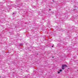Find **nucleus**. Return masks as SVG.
Instances as JSON below:
<instances>
[{
  "instance_id": "obj_1",
  "label": "nucleus",
  "mask_w": 78,
  "mask_h": 78,
  "mask_svg": "<svg viewBox=\"0 0 78 78\" xmlns=\"http://www.w3.org/2000/svg\"><path fill=\"white\" fill-rule=\"evenodd\" d=\"M62 69H63V70H64L65 69V68H64V66H63V65H62Z\"/></svg>"
},
{
  "instance_id": "obj_2",
  "label": "nucleus",
  "mask_w": 78,
  "mask_h": 78,
  "mask_svg": "<svg viewBox=\"0 0 78 78\" xmlns=\"http://www.w3.org/2000/svg\"><path fill=\"white\" fill-rule=\"evenodd\" d=\"M63 67H67V65H63Z\"/></svg>"
},
{
  "instance_id": "obj_3",
  "label": "nucleus",
  "mask_w": 78,
  "mask_h": 78,
  "mask_svg": "<svg viewBox=\"0 0 78 78\" xmlns=\"http://www.w3.org/2000/svg\"><path fill=\"white\" fill-rule=\"evenodd\" d=\"M62 69H60V70H59V72H62Z\"/></svg>"
},
{
  "instance_id": "obj_4",
  "label": "nucleus",
  "mask_w": 78,
  "mask_h": 78,
  "mask_svg": "<svg viewBox=\"0 0 78 78\" xmlns=\"http://www.w3.org/2000/svg\"><path fill=\"white\" fill-rule=\"evenodd\" d=\"M58 73H60V72H58Z\"/></svg>"
},
{
  "instance_id": "obj_5",
  "label": "nucleus",
  "mask_w": 78,
  "mask_h": 78,
  "mask_svg": "<svg viewBox=\"0 0 78 78\" xmlns=\"http://www.w3.org/2000/svg\"><path fill=\"white\" fill-rule=\"evenodd\" d=\"M52 2H54L55 1H54V0H52Z\"/></svg>"
},
{
  "instance_id": "obj_6",
  "label": "nucleus",
  "mask_w": 78,
  "mask_h": 78,
  "mask_svg": "<svg viewBox=\"0 0 78 78\" xmlns=\"http://www.w3.org/2000/svg\"><path fill=\"white\" fill-rule=\"evenodd\" d=\"M49 10H50V11H51V9H49Z\"/></svg>"
},
{
  "instance_id": "obj_7",
  "label": "nucleus",
  "mask_w": 78,
  "mask_h": 78,
  "mask_svg": "<svg viewBox=\"0 0 78 78\" xmlns=\"http://www.w3.org/2000/svg\"><path fill=\"white\" fill-rule=\"evenodd\" d=\"M52 47H53V46H52Z\"/></svg>"
},
{
  "instance_id": "obj_8",
  "label": "nucleus",
  "mask_w": 78,
  "mask_h": 78,
  "mask_svg": "<svg viewBox=\"0 0 78 78\" xmlns=\"http://www.w3.org/2000/svg\"><path fill=\"white\" fill-rule=\"evenodd\" d=\"M13 13V14H14V13Z\"/></svg>"
},
{
  "instance_id": "obj_9",
  "label": "nucleus",
  "mask_w": 78,
  "mask_h": 78,
  "mask_svg": "<svg viewBox=\"0 0 78 78\" xmlns=\"http://www.w3.org/2000/svg\"><path fill=\"white\" fill-rule=\"evenodd\" d=\"M37 55H38V54H37Z\"/></svg>"
}]
</instances>
